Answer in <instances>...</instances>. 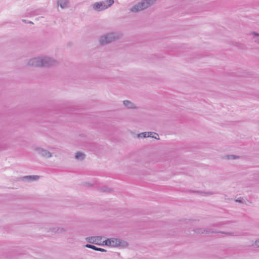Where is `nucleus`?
I'll list each match as a JSON object with an SVG mask.
<instances>
[{"mask_svg":"<svg viewBox=\"0 0 259 259\" xmlns=\"http://www.w3.org/2000/svg\"><path fill=\"white\" fill-rule=\"evenodd\" d=\"M34 150L39 155L44 158H49L53 156L52 153H51L47 149H44L42 148L35 147Z\"/></svg>","mask_w":259,"mask_h":259,"instance_id":"39448f33","label":"nucleus"},{"mask_svg":"<svg viewBox=\"0 0 259 259\" xmlns=\"http://www.w3.org/2000/svg\"><path fill=\"white\" fill-rule=\"evenodd\" d=\"M195 233L198 234H210V233H216L217 231L213 230L212 228H196L193 230Z\"/></svg>","mask_w":259,"mask_h":259,"instance_id":"0eeeda50","label":"nucleus"},{"mask_svg":"<svg viewBox=\"0 0 259 259\" xmlns=\"http://www.w3.org/2000/svg\"><path fill=\"white\" fill-rule=\"evenodd\" d=\"M195 192L198 193H201L203 194V195H213L215 194V193L211 192L195 191Z\"/></svg>","mask_w":259,"mask_h":259,"instance_id":"aec40b11","label":"nucleus"},{"mask_svg":"<svg viewBox=\"0 0 259 259\" xmlns=\"http://www.w3.org/2000/svg\"><path fill=\"white\" fill-rule=\"evenodd\" d=\"M254 41H255V42H258V43H259V39H257V40L255 39V40H254Z\"/></svg>","mask_w":259,"mask_h":259,"instance_id":"cd10ccee","label":"nucleus"},{"mask_svg":"<svg viewBox=\"0 0 259 259\" xmlns=\"http://www.w3.org/2000/svg\"><path fill=\"white\" fill-rule=\"evenodd\" d=\"M22 21H23V22H26V20H24V19H23Z\"/></svg>","mask_w":259,"mask_h":259,"instance_id":"c756f323","label":"nucleus"},{"mask_svg":"<svg viewBox=\"0 0 259 259\" xmlns=\"http://www.w3.org/2000/svg\"><path fill=\"white\" fill-rule=\"evenodd\" d=\"M236 202H239V203H243L244 202V199L241 198V197H240L239 198H238L237 199H236L235 200Z\"/></svg>","mask_w":259,"mask_h":259,"instance_id":"b1692460","label":"nucleus"},{"mask_svg":"<svg viewBox=\"0 0 259 259\" xmlns=\"http://www.w3.org/2000/svg\"><path fill=\"white\" fill-rule=\"evenodd\" d=\"M57 64L58 62L53 58L45 56L30 59L27 62V66L46 67L55 66Z\"/></svg>","mask_w":259,"mask_h":259,"instance_id":"f257e3e1","label":"nucleus"},{"mask_svg":"<svg viewBox=\"0 0 259 259\" xmlns=\"http://www.w3.org/2000/svg\"><path fill=\"white\" fill-rule=\"evenodd\" d=\"M10 145L6 140L4 138L0 139V149L4 150L8 149Z\"/></svg>","mask_w":259,"mask_h":259,"instance_id":"9d476101","label":"nucleus"},{"mask_svg":"<svg viewBox=\"0 0 259 259\" xmlns=\"http://www.w3.org/2000/svg\"><path fill=\"white\" fill-rule=\"evenodd\" d=\"M252 34L254 35V36H259V34L257 33H256L255 32H252Z\"/></svg>","mask_w":259,"mask_h":259,"instance_id":"bb28decb","label":"nucleus"},{"mask_svg":"<svg viewBox=\"0 0 259 259\" xmlns=\"http://www.w3.org/2000/svg\"><path fill=\"white\" fill-rule=\"evenodd\" d=\"M254 244L258 247H259V239L255 241Z\"/></svg>","mask_w":259,"mask_h":259,"instance_id":"a878e982","label":"nucleus"},{"mask_svg":"<svg viewBox=\"0 0 259 259\" xmlns=\"http://www.w3.org/2000/svg\"><path fill=\"white\" fill-rule=\"evenodd\" d=\"M155 1V0H143L131 8L130 11L134 13L143 11L152 6Z\"/></svg>","mask_w":259,"mask_h":259,"instance_id":"7ed1b4c3","label":"nucleus"},{"mask_svg":"<svg viewBox=\"0 0 259 259\" xmlns=\"http://www.w3.org/2000/svg\"><path fill=\"white\" fill-rule=\"evenodd\" d=\"M239 158V156L234 155H230L226 156V158L227 159H238Z\"/></svg>","mask_w":259,"mask_h":259,"instance_id":"412c9836","label":"nucleus"},{"mask_svg":"<svg viewBox=\"0 0 259 259\" xmlns=\"http://www.w3.org/2000/svg\"><path fill=\"white\" fill-rule=\"evenodd\" d=\"M111 247H116L121 245L122 240L118 238H111Z\"/></svg>","mask_w":259,"mask_h":259,"instance_id":"1a4fd4ad","label":"nucleus"},{"mask_svg":"<svg viewBox=\"0 0 259 259\" xmlns=\"http://www.w3.org/2000/svg\"><path fill=\"white\" fill-rule=\"evenodd\" d=\"M137 137L138 138H147L146 132H143V133H140L139 134H138Z\"/></svg>","mask_w":259,"mask_h":259,"instance_id":"4be33fe9","label":"nucleus"},{"mask_svg":"<svg viewBox=\"0 0 259 259\" xmlns=\"http://www.w3.org/2000/svg\"><path fill=\"white\" fill-rule=\"evenodd\" d=\"M102 238V236H92L87 237L85 240L89 243L100 245Z\"/></svg>","mask_w":259,"mask_h":259,"instance_id":"423d86ee","label":"nucleus"},{"mask_svg":"<svg viewBox=\"0 0 259 259\" xmlns=\"http://www.w3.org/2000/svg\"><path fill=\"white\" fill-rule=\"evenodd\" d=\"M99 190L102 192H111L112 191V189L108 188L106 186H102L99 188Z\"/></svg>","mask_w":259,"mask_h":259,"instance_id":"f3484780","label":"nucleus"},{"mask_svg":"<svg viewBox=\"0 0 259 259\" xmlns=\"http://www.w3.org/2000/svg\"><path fill=\"white\" fill-rule=\"evenodd\" d=\"M57 4L62 9H64L67 7L68 1V0H58Z\"/></svg>","mask_w":259,"mask_h":259,"instance_id":"ddd939ff","label":"nucleus"},{"mask_svg":"<svg viewBox=\"0 0 259 259\" xmlns=\"http://www.w3.org/2000/svg\"><path fill=\"white\" fill-rule=\"evenodd\" d=\"M229 235L234 236V237H237V236H240V235L238 233H237V232L236 233L230 232Z\"/></svg>","mask_w":259,"mask_h":259,"instance_id":"5701e85b","label":"nucleus"},{"mask_svg":"<svg viewBox=\"0 0 259 259\" xmlns=\"http://www.w3.org/2000/svg\"><path fill=\"white\" fill-rule=\"evenodd\" d=\"M102 245L109 246H111L110 238H108L101 243Z\"/></svg>","mask_w":259,"mask_h":259,"instance_id":"6ab92c4d","label":"nucleus"},{"mask_svg":"<svg viewBox=\"0 0 259 259\" xmlns=\"http://www.w3.org/2000/svg\"><path fill=\"white\" fill-rule=\"evenodd\" d=\"M221 233V234H226V235H229V232H224V231H217V233Z\"/></svg>","mask_w":259,"mask_h":259,"instance_id":"393cba45","label":"nucleus"},{"mask_svg":"<svg viewBox=\"0 0 259 259\" xmlns=\"http://www.w3.org/2000/svg\"><path fill=\"white\" fill-rule=\"evenodd\" d=\"M123 105L128 109L135 108L134 104L128 100H124L123 102Z\"/></svg>","mask_w":259,"mask_h":259,"instance_id":"4468645a","label":"nucleus"},{"mask_svg":"<svg viewBox=\"0 0 259 259\" xmlns=\"http://www.w3.org/2000/svg\"><path fill=\"white\" fill-rule=\"evenodd\" d=\"M28 23H30V24H33L32 22L31 21H29L28 22Z\"/></svg>","mask_w":259,"mask_h":259,"instance_id":"c85d7f7f","label":"nucleus"},{"mask_svg":"<svg viewBox=\"0 0 259 259\" xmlns=\"http://www.w3.org/2000/svg\"><path fill=\"white\" fill-rule=\"evenodd\" d=\"M146 134H147V137H152V138H153L156 139H158L157 138V137L152 136L153 134H154L156 136L158 137V135L155 132H146Z\"/></svg>","mask_w":259,"mask_h":259,"instance_id":"a211bd4d","label":"nucleus"},{"mask_svg":"<svg viewBox=\"0 0 259 259\" xmlns=\"http://www.w3.org/2000/svg\"><path fill=\"white\" fill-rule=\"evenodd\" d=\"M235 222V221H225L217 223L215 224H213L212 226L220 227L224 226L225 225L234 223Z\"/></svg>","mask_w":259,"mask_h":259,"instance_id":"9b49d317","label":"nucleus"},{"mask_svg":"<svg viewBox=\"0 0 259 259\" xmlns=\"http://www.w3.org/2000/svg\"><path fill=\"white\" fill-rule=\"evenodd\" d=\"M85 247L89 248L92 249H93L94 250H96V251H101V252H106V250H105L103 248L97 247L95 246V245L90 244H87L86 245H85Z\"/></svg>","mask_w":259,"mask_h":259,"instance_id":"f8f14e48","label":"nucleus"},{"mask_svg":"<svg viewBox=\"0 0 259 259\" xmlns=\"http://www.w3.org/2000/svg\"><path fill=\"white\" fill-rule=\"evenodd\" d=\"M67 231V228L65 227H54L49 229L47 232H52L55 233H63Z\"/></svg>","mask_w":259,"mask_h":259,"instance_id":"6e6552de","label":"nucleus"},{"mask_svg":"<svg viewBox=\"0 0 259 259\" xmlns=\"http://www.w3.org/2000/svg\"><path fill=\"white\" fill-rule=\"evenodd\" d=\"M76 159L83 160L85 157V154L80 152H76L75 156Z\"/></svg>","mask_w":259,"mask_h":259,"instance_id":"dca6fc26","label":"nucleus"},{"mask_svg":"<svg viewBox=\"0 0 259 259\" xmlns=\"http://www.w3.org/2000/svg\"><path fill=\"white\" fill-rule=\"evenodd\" d=\"M114 0H106L100 2H96L93 5V8L94 10L101 11L104 10L114 4Z\"/></svg>","mask_w":259,"mask_h":259,"instance_id":"20e7f679","label":"nucleus"},{"mask_svg":"<svg viewBox=\"0 0 259 259\" xmlns=\"http://www.w3.org/2000/svg\"><path fill=\"white\" fill-rule=\"evenodd\" d=\"M122 36L121 33L115 32L104 35L100 37V42L102 45H105L120 39Z\"/></svg>","mask_w":259,"mask_h":259,"instance_id":"f03ea898","label":"nucleus"},{"mask_svg":"<svg viewBox=\"0 0 259 259\" xmlns=\"http://www.w3.org/2000/svg\"><path fill=\"white\" fill-rule=\"evenodd\" d=\"M38 176H27L23 177V179H27L31 181H36L39 178Z\"/></svg>","mask_w":259,"mask_h":259,"instance_id":"2eb2a0df","label":"nucleus"}]
</instances>
